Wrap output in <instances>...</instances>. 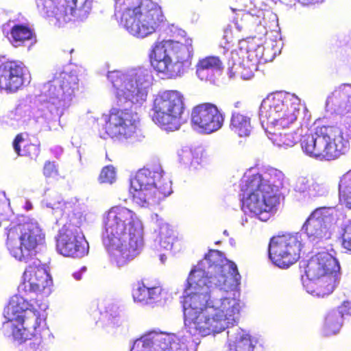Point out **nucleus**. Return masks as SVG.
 <instances>
[{
	"label": "nucleus",
	"mask_w": 351,
	"mask_h": 351,
	"mask_svg": "<svg viewBox=\"0 0 351 351\" xmlns=\"http://www.w3.org/2000/svg\"><path fill=\"white\" fill-rule=\"evenodd\" d=\"M249 1H250V3H252V0H249Z\"/></svg>",
	"instance_id": "obj_53"
},
{
	"label": "nucleus",
	"mask_w": 351,
	"mask_h": 351,
	"mask_svg": "<svg viewBox=\"0 0 351 351\" xmlns=\"http://www.w3.org/2000/svg\"><path fill=\"white\" fill-rule=\"evenodd\" d=\"M178 161L185 168L197 169L202 162V156L196 149L189 147H183L177 152Z\"/></svg>",
	"instance_id": "obj_34"
},
{
	"label": "nucleus",
	"mask_w": 351,
	"mask_h": 351,
	"mask_svg": "<svg viewBox=\"0 0 351 351\" xmlns=\"http://www.w3.org/2000/svg\"><path fill=\"white\" fill-rule=\"evenodd\" d=\"M24 141L22 134H18L16 138H14L12 145L13 148L15 151V152L19 156H23L25 155V153H21V146L20 144Z\"/></svg>",
	"instance_id": "obj_45"
},
{
	"label": "nucleus",
	"mask_w": 351,
	"mask_h": 351,
	"mask_svg": "<svg viewBox=\"0 0 351 351\" xmlns=\"http://www.w3.org/2000/svg\"><path fill=\"white\" fill-rule=\"evenodd\" d=\"M351 316V301H344L337 309L330 311L325 318L323 334L330 336L339 332L344 316Z\"/></svg>",
	"instance_id": "obj_27"
},
{
	"label": "nucleus",
	"mask_w": 351,
	"mask_h": 351,
	"mask_svg": "<svg viewBox=\"0 0 351 351\" xmlns=\"http://www.w3.org/2000/svg\"><path fill=\"white\" fill-rule=\"evenodd\" d=\"M277 21L276 14L254 7L247 12L237 14L234 25L239 32H254L259 35H265L267 32V28L273 25L269 23H276Z\"/></svg>",
	"instance_id": "obj_22"
},
{
	"label": "nucleus",
	"mask_w": 351,
	"mask_h": 351,
	"mask_svg": "<svg viewBox=\"0 0 351 351\" xmlns=\"http://www.w3.org/2000/svg\"><path fill=\"white\" fill-rule=\"evenodd\" d=\"M32 305L23 296L14 295L11 298L7 308L4 311V317L7 319L3 323V331L5 336L12 337L19 341L27 338L26 330L31 329L36 332L40 327L46 326V315L32 310Z\"/></svg>",
	"instance_id": "obj_16"
},
{
	"label": "nucleus",
	"mask_w": 351,
	"mask_h": 351,
	"mask_svg": "<svg viewBox=\"0 0 351 351\" xmlns=\"http://www.w3.org/2000/svg\"><path fill=\"white\" fill-rule=\"evenodd\" d=\"M230 128L240 137L250 136L253 128L251 118L237 111L232 112Z\"/></svg>",
	"instance_id": "obj_33"
},
{
	"label": "nucleus",
	"mask_w": 351,
	"mask_h": 351,
	"mask_svg": "<svg viewBox=\"0 0 351 351\" xmlns=\"http://www.w3.org/2000/svg\"><path fill=\"white\" fill-rule=\"evenodd\" d=\"M223 234L226 236H228V232L227 230L223 231Z\"/></svg>",
	"instance_id": "obj_52"
},
{
	"label": "nucleus",
	"mask_w": 351,
	"mask_h": 351,
	"mask_svg": "<svg viewBox=\"0 0 351 351\" xmlns=\"http://www.w3.org/2000/svg\"><path fill=\"white\" fill-rule=\"evenodd\" d=\"M184 110L183 96L180 92H160L154 101L152 120L164 130L175 131L186 121Z\"/></svg>",
	"instance_id": "obj_18"
},
{
	"label": "nucleus",
	"mask_w": 351,
	"mask_h": 351,
	"mask_svg": "<svg viewBox=\"0 0 351 351\" xmlns=\"http://www.w3.org/2000/svg\"><path fill=\"white\" fill-rule=\"evenodd\" d=\"M116 171L115 169L112 165L104 167L99 175V180L101 183L112 184L115 181Z\"/></svg>",
	"instance_id": "obj_41"
},
{
	"label": "nucleus",
	"mask_w": 351,
	"mask_h": 351,
	"mask_svg": "<svg viewBox=\"0 0 351 351\" xmlns=\"http://www.w3.org/2000/svg\"><path fill=\"white\" fill-rule=\"evenodd\" d=\"M334 208L338 213V221L332 226V232L335 226L339 227L342 247L351 252V220L346 219L342 213Z\"/></svg>",
	"instance_id": "obj_37"
},
{
	"label": "nucleus",
	"mask_w": 351,
	"mask_h": 351,
	"mask_svg": "<svg viewBox=\"0 0 351 351\" xmlns=\"http://www.w3.org/2000/svg\"><path fill=\"white\" fill-rule=\"evenodd\" d=\"M351 114L337 118L335 123L317 125L302 145L306 155L319 161L335 160L350 149Z\"/></svg>",
	"instance_id": "obj_10"
},
{
	"label": "nucleus",
	"mask_w": 351,
	"mask_h": 351,
	"mask_svg": "<svg viewBox=\"0 0 351 351\" xmlns=\"http://www.w3.org/2000/svg\"><path fill=\"white\" fill-rule=\"evenodd\" d=\"M338 221V213L333 207L315 209L295 234H286L271 239L268 251L272 263L280 268H288L300 258L306 243L321 247L332 236V226Z\"/></svg>",
	"instance_id": "obj_4"
},
{
	"label": "nucleus",
	"mask_w": 351,
	"mask_h": 351,
	"mask_svg": "<svg viewBox=\"0 0 351 351\" xmlns=\"http://www.w3.org/2000/svg\"><path fill=\"white\" fill-rule=\"evenodd\" d=\"M131 351H188L187 345L174 334L152 330L136 339Z\"/></svg>",
	"instance_id": "obj_21"
},
{
	"label": "nucleus",
	"mask_w": 351,
	"mask_h": 351,
	"mask_svg": "<svg viewBox=\"0 0 351 351\" xmlns=\"http://www.w3.org/2000/svg\"><path fill=\"white\" fill-rule=\"evenodd\" d=\"M27 68L19 61H7L0 64V89L14 93L30 82Z\"/></svg>",
	"instance_id": "obj_24"
},
{
	"label": "nucleus",
	"mask_w": 351,
	"mask_h": 351,
	"mask_svg": "<svg viewBox=\"0 0 351 351\" xmlns=\"http://www.w3.org/2000/svg\"><path fill=\"white\" fill-rule=\"evenodd\" d=\"M339 192L340 199L344 202L348 208H351V169L340 178Z\"/></svg>",
	"instance_id": "obj_39"
},
{
	"label": "nucleus",
	"mask_w": 351,
	"mask_h": 351,
	"mask_svg": "<svg viewBox=\"0 0 351 351\" xmlns=\"http://www.w3.org/2000/svg\"><path fill=\"white\" fill-rule=\"evenodd\" d=\"M27 150L29 152V155L32 158L33 156H37L39 154L40 149L39 147L34 144L29 145L27 147Z\"/></svg>",
	"instance_id": "obj_47"
},
{
	"label": "nucleus",
	"mask_w": 351,
	"mask_h": 351,
	"mask_svg": "<svg viewBox=\"0 0 351 351\" xmlns=\"http://www.w3.org/2000/svg\"><path fill=\"white\" fill-rule=\"evenodd\" d=\"M302 108V123L307 128L311 120V113L305 106L300 104V99L295 94L286 92L276 93L263 99L259 108V119L264 128V123L280 128H289L296 123Z\"/></svg>",
	"instance_id": "obj_13"
},
{
	"label": "nucleus",
	"mask_w": 351,
	"mask_h": 351,
	"mask_svg": "<svg viewBox=\"0 0 351 351\" xmlns=\"http://www.w3.org/2000/svg\"><path fill=\"white\" fill-rule=\"evenodd\" d=\"M240 280L236 264L210 250L186 279L185 330L191 336L206 337L228 329V351H265L263 339L234 326L242 307Z\"/></svg>",
	"instance_id": "obj_1"
},
{
	"label": "nucleus",
	"mask_w": 351,
	"mask_h": 351,
	"mask_svg": "<svg viewBox=\"0 0 351 351\" xmlns=\"http://www.w3.org/2000/svg\"><path fill=\"white\" fill-rule=\"evenodd\" d=\"M107 78L114 88L117 104L125 109L112 108L108 114L101 116L99 121L104 132L99 130L100 137L116 138L130 143L141 141L144 136L138 128V115L128 108L132 104L141 105L147 99L154 80L152 71L145 67L126 73L114 71L108 72Z\"/></svg>",
	"instance_id": "obj_3"
},
{
	"label": "nucleus",
	"mask_w": 351,
	"mask_h": 351,
	"mask_svg": "<svg viewBox=\"0 0 351 351\" xmlns=\"http://www.w3.org/2000/svg\"><path fill=\"white\" fill-rule=\"evenodd\" d=\"M6 246L10 254L21 262L27 263L36 259V248L45 240V234L34 220L23 223L10 224L5 228Z\"/></svg>",
	"instance_id": "obj_17"
},
{
	"label": "nucleus",
	"mask_w": 351,
	"mask_h": 351,
	"mask_svg": "<svg viewBox=\"0 0 351 351\" xmlns=\"http://www.w3.org/2000/svg\"><path fill=\"white\" fill-rule=\"evenodd\" d=\"M312 178L304 176H300L295 180L293 189L295 199L302 203H308L311 202V195L312 189Z\"/></svg>",
	"instance_id": "obj_35"
},
{
	"label": "nucleus",
	"mask_w": 351,
	"mask_h": 351,
	"mask_svg": "<svg viewBox=\"0 0 351 351\" xmlns=\"http://www.w3.org/2000/svg\"><path fill=\"white\" fill-rule=\"evenodd\" d=\"M101 240L111 261L119 267H124L143 250L142 223L132 210L113 206L104 215Z\"/></svg>",
	"instance_id": "obj_7"
},
{
	"label": "nucleus",
	"mask_w": 351,
	"mask_h": 351,
	"mask_svg": "<svg viewBox=\"0 0 351 351\" xmlns=\"http://www.w3.org/2000/svg\"><path fill=\"white\" fill-rule=\"evenodd\" d=\"M86 271V267H82L80 270L74 272L73 274V277L76 280H80L82 279V274Z\"/></svg>",
	"instance_id": "obj_48"
},
{
	"label": "nucleus",
	"mask_w": 351,
	"mask_h": 351,
	"mask_svg": "<svg viewBox=\"0 0 351 351\" xmlns=\"http://www.w3.org/2000/svg\"><path fill=\"white\" fill-rule=\"evenodd\" d=\"M114 15L138 38H145L165 25L160 8L151 0H115Z\"/></svg>",
	"instance_id": "obj_11"
},
{
	"label": "nucleus",
	"mask_w": 351,
	"mask_h": 351,
	"mask_svg": "<svg viewBox=\"0 0 351 351\" xmlns=\"http://www.w3.org/2000/svg\"><path fill=\"white\" fill-rule=\"evenodd\" d=\"M223 69L222 62L217 56H208L197 64L196 74L201 80L214 84Z\"/></svg>",
	"instance_id": "obj_28"
},
{
	"label": "nucleus",
	"mask_w": 351,
	"mask_h": 351,
	"mask_svg": "<svg viewBox=\"0 0 351 351\" xmlns=\"http://www.w3.org/2000/svg\"><path fill=\"white\" fill-rule=\"evenodd\" d=\"M162 289L160 287L149 288L143 282H138L133 287L132 297L142 305H152L160 301Z\"/></svg>",
	"instance_id": "obj_30"
},
{
	"label": "nucleus",
	"mask_w": 351,
	"mask_h": 351,
	"mask_svg": "<svg viewBox=\"0 0 351 351\" xmlns=\"http://www.w3.org/2000/svg\"><path fill=\"white\" fill-rule=\"evenodd\" d=\"M338 221V213L333 207L315 209L295 234H286L271 239L268 251L272 263L280 268H288L300 258L306 243L321 247L332 236V226Z\"/></svg>",
	"instance_id": "obj_5"
},
{
	"label": "nucleus",
	"mask_w": 351,
	"mask_h": 351,
	"mask_svg": "<svg viewBox=\"0 0 351 351\" xmlns=\"http://www.w3.org/2000/svg\"><path fill=\"white\" fill-rule=\"evenodd\" d=\"M79 90L77 71L68 67L58 69L51 80L43 84L36 97V110L32 112L30 101H21L16 107L0 117V127L18 130L34 121L45 130H56L60 119L72 105Z\"/></svg>",
	"instance_id": "obj_2"
},
{
	"label": "nucleus",
	"mask_w": 351,
	"mask_h": 351,
	"mask_svg": "<svg viewBox=\"0 0 351 351\" xmlns=\"http://www.w3.org/2000/svg\"><path fill=\"white\" fill-rule=\"evenodd\" d=\"M165 31L167 34L175 38L181 37L182 38H184L186 34V32L183 29L178 28L174 25H168Z\"/></svg>",
	"instance_id": "obj_43"
},
{
	"label": "nucleus",
	"mask_w": 351,
	"mask_h": 351,
	"mask_svg": "<svg viewBox=\"0 0 351 351\" xmlns=\"http://www.w3.org/2000/svg\"><path fill=\"white\" fill-rule=\"evenodd\" d=\"M9 204V199L7 198L5 193L0 191V210H4Z\"/></svg>",
	"instance_id": "obj_46"
},
{
	"label": "nucleus",
	"mask_w": 351,
	"mask_h": 351,
	"mask_svg": "<svg viewBox=\"0 0 351 351\" xmlns=\"http://www.w3.org/2000/svg\"><path fill=\"white\" fill-rule=\"evenodd\" d=\"M192 40H185V44L172 40L156 42L152 47L149 58L153 68L167 77L173 78L184 75L191 65Z\"/></svg>",
	"instance_id": "obj_14"
},
{
	"label": "nucleus",
	"mask_w": 351,
	"mask_h": 351,
	"mask_svg": "<svg viewBox=\"0 0 351 351\" xmlns=\"http://www.w3.org/2000/svg\"><path fill=\"white\" fill-rule=\"evenodd\" d=\"M263 50H264V47L263 46H257L255 51H247V53H249L247 58H251V61L253 60L254 53H255V57H256L255 62H256L254 64H252L253 69H256V66H257L256 63L262 58V56L263 54Z\"/></svg>",
	"instance_id": "obj_44"
},
{
	"label": "nucleus",
	"mask_w": 351,
	"mask_h": 351,
	"mask_svg": "<svg viewBox=\"0 0 351 351\" xmlns=\"http://www.w3.org/2000/svg\"><path fill=\"white\" fill-rule=\"evenodd\" d=\"M42 205L51 209L57 223H62L66 219L56 237L57 252L75 258L87 255L89 245L81 229L85 217L77 201L62 202L61 196L56 193L51 198L44 199Z\"/></svg>",
	"instance_id": "obj_9"
},
{
	"label": "nucleus",
	"mask_w": 351,
	"mask_h": 351,
	"mask_svg": "<svg viewBox=\"0 0 351 351\" xmlns=\"http://www.w3.org/2000/svg\"><path fill=\"white\" fill-rule=\"evenodd\" d=\"M3 32L11 44L16 47L21 45H28V47H30L36 41L32 30L25 25H4Z\"/></svg>",
	"instance_id": "obj_26"
},
{
	"label": "nucleus",
	"mask_w": 351,
	"mask_h": 351,
	"mask_svg": "<svg viewBox=\"0 0 351 351\" xmlns=\"http://www.w3.org/2000/svg\"><path fill=\"white\" fill-rule=\"evenodd\" d=\"M338 221V213L333 207L315 209L295 234H286L271 239L268 251L272 263L280 268H288L300 258L306 243L321 247L332 236V226Z\"/></svg>",
	"instance_id": "obj_6"
},
{
	"label": "nucleus",
	"mask_w": 351,
	"mask_h": 351,
	"mask_svg": "<svg viewBox=\"0 0 351 351\" xmlns=\"http://www.w3.org/2000/svg\"><path fill=\"white\" fill-rule=\"evenodd\" d=\"M43 173L46 178H56L58 174V170L55 162L47 161L43 167Z\"/></svg>",
	"instance_id": "obj_42"
},
{
	"label": "nucleus",
	"mask_w": 351,
	"mask_h": 351,
	"mask_svg": "<svg viewBox=\"0 0 351 351\" xmlns=\"http://www.w3.org/2000/svg\"><path fill=\"white\" fill-rule=\"evenodd\" d=\"M284 173L268 167L261 173L246 172L241 180L239 198L242 210L251 217L266 221L278 202V195L284 187Z\"/></svg>",
	"instance_id": "obj_8"
},
{
	"label": "nucleus",
	"mask_w": 351,
	"mask_h": 351,
	"mask_svg": "<svg viewBox=\"0 0 351 351\" xmlns=\"http://www.w3.org/2000/svg\"><path fill=\"white\" fill-rule=\"evenodd\" d=\"M99 322L102 323V326L108 329L109 328H116L121 325V317L119 308L114 304H108L105 311L101 312Z\"/></svg>",
	"instance_id": "obj_36"
},
{
	"label": "nucleus",
	"mask_w": 351,
	"mask_h": 351,
	"mask_svg": "<svg viewBox=\"0 0 351 351\" xmlns=\"http://www.w3.org/2000/svg\"><path fill=\"white\" fill-rule=\"evenodd\" d=\"M329 193V187L325 182H319L313 179L311 202L315 198L326 196Z\"/></svg>",
	"instance_id": "obj_40"
},
{
	"label": "nucleus",
	"mask_w": 351,
	"mask_h": 351,
	"mask_svg": "<svg viewBox=\"0 0 351 351\" xmlns=\"http://www.w3.org/2000/svg\"><path fill=\"white\" fill-rule=\"evenodd\" d=\"M249 61L246 63L244 60L243 52L233 50L228 54V70L230 77H233L237 73L240 74L244 80L250 79L253 75L252 69L248 65Z\"/></svg>",
	"instance_id": "obj_29"
},
{
	"label": "nucleus",
	"mask_w": 351,
	"mask_h": 351,
	"mask_svg": "<svg viewBox=\"0 0 351 351\" xmlns=\"http://www.w3.org/2000/svg\"><path fill=\"white\" fill-rule=\"evenodd\" d=\"M175 231L168 223H162L158 231L152 247L156 250H171L177 242Z\"/></svg>",
	"instance_id": "obj_31"
},
{
	"label": "nucleus",
	"mask_w": 351,
	"mask_h": 351,
	"mask_svg": "<svg viewBox=\"0 0 351 351\" xmlns=\"http://www.w3.org/2000/svg\"><path fill=\"white\" fill-rule=\"evenodd\" d=\"M302 5L315 4L322 2L324 0H297Z\"/></svg>",
	"instance_id": "obj_49"
},
{
	"label": "nucleus",
	"mask_w": 351,
	"mask_h": 351,
	"mask_svg": "<svg viewBox=\"0 0 351 351\" xmlns=\"http://www.w3.org/2000/svg\"><path fill=\"white\" fill-rule=\"evenodd\" d=\"M326 109L344 117L351 114V84H342L328 96Z\"/></svg>",
	"instance_id": "obj_25"
},
{
	"label": "nucleus",
	"mask_w": 351,
	"mask_h": 351,
	"mask_svg": "<svg viewBox=\"0 0 351 351\" xmlns=\"http://www.w3.org/2000/svg\"><path fill=\"white\" fill-rule=\"evenodd\" d=\"M224 116L218 108L210 103L195 107L191 113V123L195 130L199 133L211 134L223 125Z\"/></svg>",
	"instance_id": "obj_23"
},
{
	"label": "nucleus",
	"mask_w": 351,
	"mask_h": 351,
	"mask_svg": "<svg viewBox=\"0 0 351 351\" xmlns=\"http://www.w3.org/2000/svg\"><path fill=\"white\" fill-rule=\"evenodd\" d=\"M241 103L240 101H237L234 103V106L235 108H239L241 106Z\"/></svg>",
	"instance_id": "obj_50"
},
{
	"label": "nucleus",
	"mask_w": 351,
	"mask_h": 351,
	"mask_svg": "<svg viewBox=\"0 0 351 351\" xmlns=\"http://www.w3.org/2000/svg\"><path fill=\"white\" fill-rule=\"evenodd\" d=\"M45 327H40L36 332H33L31 329L29 331L26 330L27 338L19 340L21 343L25 342L26 346V351H49L50 349V341L47 339H43L40 335L41 330L43 335L49 336V330L45 329Z\"/></svg>",
	"instance_id": "obj_32"
},
{
	"label": "nucleus",
	"mask_w": 351,
	"mask_h": 351,
	"mask_svg": "<svg viewBox=\"0 0 351 351\" xmlns=\"http://www.w3.org/2000/svg\"><path fill=\"white\" fill-rule=\"evenodd\" d=\"M305 269L301 280L306 292L317 297L330 295L339 282L340 265L338 261L326 251L317 252L306 263H300Z\"/></svg>",
	"instance_id": "obj_12"
},
{
	"label": "nucleus",
	"mask_w": 351,
	"mask_h": 351,
	"mask_svg": "<svg viewBox=\"0 0 351 351\" xmlns=\"http://www.w3.org/2000/svg\"><path fill=\"white\" fill-rule=\"evenodd\" d=\"M39 12L56 19L58 26L69 22H83L91 12L93 0H63L55 5L53 0H36Z\"/></svg>",
	"instance_id": "obj_19"
},
{
	"label": "nucleus",
	"mask_w": 351,
	"mask_h": 351,
	"mask_svg": "<svg viewBox=\"0 0 351 351\" xmlns=\"http://www.w3.org/2000/svg\"><path fill=\"white\" fill-rule=\"evenodd\" d=\"M22 282L18 287L20 293H43L48 295L50 292V286L52 284V279L48 273L46 265H43L38 259H32L27 263Z\"/></svg>",
	"instance_id": "obj_20"
},
{
	"label": "nucleus",
	"mask_w": 351,
	"mask_h": 351,
	"mask_svg": "<svg viewBox=\"0 0 351 351\" xmlns=\"http://www.w3.org/2000/svg\"><path fill=\"white\" fill-rule=\"evenodd\" d=\"M165 259H166V257L165 256V255H163V254L160 255V261L162 263H164Z\"/></svg>",
	"instance_id": "obj_51"
},
{
	"label": "nucleus",
	"mask_w": 351,
	"mask_h": 351,
	"mask_svg": "<svg viewBox=\"0 0 351 351\" xmlns=\"http://www.w3.org/2000/svg\"><path fill=\"white\" fill-rule=\"evenodd\" d=\"M302 129H298L297 130L290 132V133H280V135L275 139L276 142V145L278 147H284L285 148L293 146L298 141H300V145H302V141L304 140L305 136L311 135L313 132H311L308 134H305L302 136ZM301 148L302 152L306 154L304 152L302 145H301Z\"/></svg>",
	"instance_id": "obj_38"
},
{
	"label": "nucleus",
	"mask_w": 351,
	"mask_h": 351,
	"mask_svg": "<svg viewBox=\"0 0 351 351\" xmlns=\"http://www.w3.org/2000/svg\"><path fill=\"white\" fill-rule=\"evenodd\" d=\"M134 202L141 207L158 204L172 193L171 182L164 177L160 165H154L138 170L130 180Z\"/></svg>",
	"instance_id": "obj_15"
}]
</instances>
